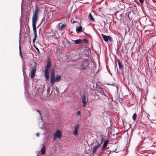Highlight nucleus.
Wrapping results in <instances>:
<instances>
[{
    "label": "nucleus",
    "instance_id": "nucleus-1",
    "mask_svg": "<svg viewBox=\"0 0 156 156\" xmlns=\"http://www.w3.org/2000/svg\"><path fill=\"white\" fill-rule=\"evenodd\" d=\"M50 77V83L52 85H53L55 82H58L61 79V76L60 75H57L55 78V70L53 69L51 70Z\"/></svg>",
    "mask_w": 156,
    "mask_h": 156
},
{
    "label": "nucleus",
    "instance_id": "nucleus-2",
    "mask_svg": "<svg viewBox=\"0 0 156 156\" xmlns=\"http://www.w3.org/2000/svg\"><path fill=\"white\" fill-rule=\"evenodd\" d=\"M62 137V134L61 131L59 130H57L56 131L54 134L53 136V140H55L57 138L60 139Z\"/></svg>",
    "mask_w": 156,
    "mask_h": 156
},
{
    "label": "nucleus",
    "instance_id": "nucleus-3",
    "mask_svg": "<svg viewBox=\"0 0 156 156\" xmlns=\"http://www.w3.org/2000/svg\"><path fill=\"white\" fill-rule=\"evenodd\" d=\"M104 140V138L101 135L98 136L97 137V144L101 145L102 143Z\"/></svg>",
    "mask_w": 156,
    "mask_h": 156
},
{
    "label": "nucleus",
    "instance_id": "nucleus-4",
    "mask_svg": "<svg viewBox=\"0 0 156 156\" xmlns=\"http://www.w3.org/2000/svg\"><path fill=\"white\" fill-rule=\"evenodd\" d=\"M72 41L74 42L75 44H80L83 43H87L88 42L87 40L86 39H83V40L78 39L76 40H72Z\"/></svg>",
    "mask_w": 156,
    "mask_h": 156
},
{
    "label": "nucleus",
    "instance_id": "nucleus-5",
    "mask_svg": "<svg viewBox=\"0 0 156 156\" xmlns=\"http://www.w3.org/2000/svg\"><path fill=\"white\" fill-rule=\"evenodd\" d=\"M101 35L104 40L105 41L108 42V41H111L112 40V38L110 36H107L103 34H102Z\"/></svg>",
    "mask_w": 156,
    "mask_h": 156
},
{
    "label": "nucleus",
    "instance_id": "nucleus-6",
    "mask_svg": "<svg viewBox=\"0 0 156 156\" xmlns=\"http://www.w3.org/2000/svg\"><path fill=\"white\" fill-rule=\"evenodd\" d=\"M87 99V100L85 94H83L82 97V102L83 103L82 106L83 107H85L86 105Z\"/></svg>",
    "mask_w": 156,
    "mask_h": 156
},
{
    "label": "nucleus",
    "instance_id": "nucleus-7",
    "mask_svg": "<svg viewBox=\"0 0 156 156\" xmlns=\"http://www.w3.org/2000/svg\"><path fill=\"white\" fill-rule=\"evenodd\" d=\"M100 145H99L98 144H96L95 145H94V146L93 147V150L92 151V153L94 154L96 153L97 151V150L99 148Z\"/></svg>",
    "mask_w": 156,
    "mask_h": 156
},
{
    "label": "nucleus",
    "instance_id": "nucleus-8",
    "mask_svg": "<svg viewBox=\"0 0 156 156\" xmlns=\"http://www.w3.org/2000/svg\"><path fill=\"white\" fill-rule=\"evenodd\" d=\"M36 71V67L35 66L33 67L32 68L30 74V76L32 79H33L34 77Z\"/></svg>",
    "mask_w": 156,
    "mask_h": 156
},
{
    "label": "nucleus",
    "instance_id": "nucleus-9",
    "mask_svg": "<svg viewBox=\"0 0 156 156\" xmlns=\"http://www.w3.org/2000/svg\"><path fill=\"white\" fill-rule=\"evenodd\" d=\"M38 19V16L37 15H33L32 17V25H36V22Z\"/></svg>",
    "mask_w": 156,
    "mask_h": 156
},
{
    "label": "nucleus",
    "instance_id": "nucleus-10",
    "mask_svg": "<svg viewBox=\"0 0 156 156\" xmlns=\"http://www.w3.org/2000/svg\"><path fill=\"white\" fill-rule=\"evenodd\" d=\"M87 63L85 62L83 63V64L80 66V68L81 69L84 70L87 68Z\"/></svg>",
    "mask_w": 156,
    "mask_h": 156
},
{
    "label": "nucleus",
    "instance_id": "nucleus-11",
    "mask_svg": "<svg viewBox=\"0 0 156 156\" xmlns=\"http://www.w3.org/2000/svg\"><path fill=\"white\" fill-rule=\"evenodd\" d=\"M79 126L78 125H76L74 128V130L73 131V133L74 136H76L78 134V130Z\"/></svg>",
    "mask_w": 156,
    "mask_h": 156
},
{
    "label": "nucleus",
    "instance_id": "nucleus-12",
    "mask_svg": "<svg viewBox=\"0 0 156 156\" xmlns=\"http://www.w3.org/2000/svg\"><path fill=\"white\" fill-rule=\"evenodd\" d=\"M45 77L46 80H48L49 79V72L48 69L45 68Z\"/></svg>",
    "mask_w": 156,
    "mask_h": 156
},
{
    "label": "nucleus",
    "instance_id": "nucleus-13",
    "mask_svg": "<svg viewBox=\"0 0 156 156\" xmlns=\"http://www.w3.org/2000/svg\"><path fill=\"white\" fill-rule=\"evenodd\" d=\"M38 12H39L38 9V7H37V6L36 5V8L34 10V12H33V15L37 16V14L38 13Z\"/></svg>",
    "mask_w": 156,
    "mask_h": 156
},
{
    "label": "nucleus",
    "instance_id": "nucleus-14",
    "mask_svg": "<svg viewBox=\"0 0 156 156\" xmlns=\"http://www.w3.org/2000/svg\"><path fill=\"white\" fill-rule=\"evenodd\" d=\"M108 140H106L105 141L103 147L102 148V149L103 150H104L105 148H106L107 145L108 144Z\"/></svg>",
    "mask_w": 156,
    "mask_h": 156
},
{
    "label": "nucleus",
    "instance_id": "nucleus-15",
    "mask_svg": "<svg viewBox=\"0 0 156 156\" xmlns=\"http://www.w3.org/2000/svg\"><path fill=\"white\" fill-rule=\"evenodd\" d=\"M45 148V146H44V145L43 146V147L41 148V154H44L45 153L46 150Z\"/></svg>",
    "mask_w": 156,
    "mask_h": 156
},
{
    "label": "nucleus",
    "instance_id": "nucleus-16",
    "mask_svg": "<svg viewBox=\"0 0 156 156\" xmlns=\"http://www.w3.org/2000/svg\"><path fill=\"white\" fill-rule=\"evenodd\" d=\"M82 27L81 26H79L78 27L76 28V30L77 33L81 32Z\"/></svg>",
    "mask_w": 156,
    "mask_h": 156
},
{
    "label": "nucleus",
    "instance_id": "nucleus-17",
    "mask_svg": "<svg viewBox=\"0 0 156 156\" xmlns=\"http://www.w3.org/2000/svg\"><path fill=\"white\" fill-rule=\"evenodd\" d=\"M51 66V63L50 60H48L47 66L45 68H47L49 69V68Z\"/></svg>",
    "mask_w": 156,
    "mask_h": 156
},
{
    "label": "nucleus",
    "instance_id": "nucleus-18",
    "mask_svg": "<svg viewBox=\"0 0 156 156\" xmlns=\"http://www.w3.org/2000/svg\"><path fill=\"white\" fill-rule=\"evenodd\" d=\"M101 95H102V97H103V99H105L106 98H107V96L106 94L105 93L104 91L101 92Z\"/></svg>",
    "mask_w": 156,
    "mask_h": 156
},
{
    "label": "nucleus",
    "instance_id": "nucleus-19",
    "mask_svg": "<svg viewBox=\"0 0 156 156\" xmlns=\"http://www.w3.org/2000/svg\"><path fill=\"white\" fill-rule=\"evenodd\" d=\"M32 26L34 34L37 33L36 25H32Z\"/></svg>",
    "mask_w": 156,
    "mask_h": 156
},
{
    "label": "nucleus",
    "instance_id": "nucleus-20",
    "mask_svg": "<svg viewBox=\"0 0 156 156\" xmlns=\"http://www.w3.org/2000/svg\"><path fill=\"white\" fill-rule=\"evenodd\" d=\"M89 18L92 21H94V19L93 18L90 13L89 15Z\"/></svg>",
    "mask_w": 156,
    "mask_h": 156
},
{
    "label": "nucleus",
    "instance_id": "nucleus-21",
    "mask_svg": "<svg viewBox=\"0 0 156 156\" xmlns=\"http://www.w3.org/2000/svg\"><path fill=\"white\" fill-rule=\"evenodd\" d=\"M61 1L64 4H65L70 2V0H61Z\"/></svg>",
    "mask_w": 156,
    "mask_h": 156
},
{
    "label": "nucleus",
    "instance_id": "nucleus-22",
    "mask_svg": "<svg viewBox=\"0 0 156 156\" xmlns=\"http://www.w3.org/2000/svg\"><path fill=\"white\" fill-rule=\"evenodd\" d=\"M137 117V115L136 113H135L133 114V117L132 118L133 120L135 121L136 119V118Z\"/></svg>",
    "mask_w": 156,
    "mask_h": 156
},
{
    "label": "nucleus",
    "instance_id": "nucleus-23",
    "mask_svg": "<svg viewBox=\"0 0 156 156\" xmlns=\"http://www.w3.org/2000/svg\"><path fill=\"white\" fill-rule=\"evenodd\" d=\"M118 63L119 68H122L123 67L122 65L120 63L119 60H118Z\"/></svg>",
    "mask_w": 156,
    "mask_h": 156
},
{
    "label": "nucleus",
    "instance_id": "nucleus-24",
    "mask_svg": "<svg viewBox=\"0 0 156 156\" xmlns=\"http://www.w3.org/2000/svg\"><path fill=\"white\" fill-rule=\"evenodd\" d=\"M65 25L64 24H63L59 28V29L60 30H63L65 27Z\"/></svg>",
    "mask_w": 156,
    "mask_h": 156
},
{
    "label": "nucleus",
    "instance_id": "nucleus-25",
    "mask_svg": "<svg viewBox=\"0 0 156 156\" xmlns=\"http://www.w3.org/2000/svg\"><path fill=\"white\" fill-rule=\"evenodd\" d=\"M40 87L42 88L41 91H42L44 90V87L43 86H41Z\"/></svg>",
    "mask_w": 156,
    "mask_h": 156
},
{
    "label": "nucleus",
    "instance_id": "nucleus-26",
    "mask_svg": "<svg viewBox=\"0 0 156 156\" xmlns=\"http://www.w3.org/2000/svg\"><path fill=\"white\" fill-rule=\"evenodd\" d=\"M139 1L141 3H143L144 2V0H139Z\"/></svg>",
    "mask_w": 156,
    "mask_h": 156
},
{
    "label": "nucleus",
    "instance_id": "nucleus-27",
    "mask_svg": "<svg viewBox=\"0 0 156 156\" xmlns=\"http://www.w3.org/2000/svg\"><path fill=\"white\" fill-rule=\"evenodd\" d=\"M80 111H78L77 112V115H79L80 114Z\"/></svg>",
    "mask_w": 156,
    "mask_h": 156
},
{
    "label": "nucleus",
    "instance_id": "nucleus-28",
    "mask_svg": "<svg viewBox=\"0 0 156 156\" xmlns=\"http://www.w3.org/2000/svg\"><path fill=\"white\" fill-rule=\"evenodd\" d=\"M34 34V37H37V33H35Z\"/></svg>",
    "mask_w": 156,
    "mask_h": 156
},
{
    "label": "nucleus",
    "instance_id": "nucleus-29",
    "mask_svg": "<svg viewBox=\"0 0 156 156\" xmlns=\"http://www.w3.org/2000/svg\"><path fill=\"white\" fill-rule=\"evenodd\" d=\"M36 38H37V37H34V39H33V41L34 42V41L35 40H36Z\"/></svg>",
    "mask_w": 156,
    "mask_h": 156
},
{
    "label": "nucleus",
    "instance_id": "nucleus-30",
    "mask_svg": "<svg viewBox=\"0 0 156 156\" xmlns=\"http://www.w3.org/2000/svg\"><path fill=\"white\" fill-rule=\"evenodd\" d=\"M37 112H38L39 113L40 115H41V113H40V111H39V110H37Z\"/></svg>",
    "mask_w": 156,
    "mask_h": 156
},
{
    "label": "nucleus",
    "instance_id": "nucleus-31",
    "mask_svg": "<svg viewBox=\"0 0 156 156\" xmlns=\"http://www.w3.org/2000/svg\"><path fill=\"white\" fill-rule=\"evenodd\" d=\"M101 154H102V153H101V152H100V153H99V156L101 155Z\"/></svg>",
    "mask_w": 156,
    "mask_h": 156
},
{
    "label": "nucleus",
    "instance_id": "nucleus-32",
    "mask_svg": "<svg viewBox=\"0 0 156 156\" xmlns=\"http://www.w3.org/2000/svg\"><path fill=\"white\" fill-rule=\"evenodd\" d=\"M39 133H37L36 134V135H37V136H39Z\"/></svg>",
    "mask_w": 156,
    "mask_h": 156
}]
</instances>
